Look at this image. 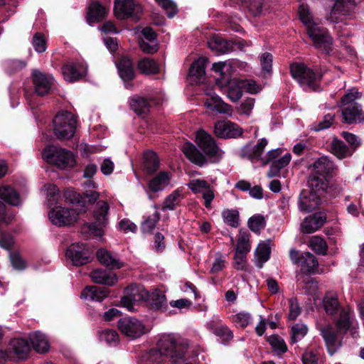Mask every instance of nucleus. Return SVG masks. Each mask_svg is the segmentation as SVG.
Masks as SVG:
<instances>
[{
    "label": "nucleus",
    "instance_id": "de8ad7c7",
    "mask_svg": "<svg viewBox=\"0 0 364 364\" xmlns=\"http://www.w3.org/2000/svg\"><path fill=\"white\" fill-rule=\"evenodd\" d=\"M309 247L316 254L326 255L328 252V245L321 236L314 235L309 240Z\"/></svg>",
    "mask_w": 364,
    "mask_h": 364
},
{
    "label": "nucleus",
    "instance_id": "c03bdc74",
    "mask_svg": "<svg viewBox=\"0 0 364 364\" xmlns=\"http://www.w3.org/2000/svg\"><path fill=\"white\" fill-rule=\"evenodd\" d=\"M308 185L311 188V192L316 193L320 191H324L327 188V183L325 176H322L312 171L309 175Z\"/></svg>",
    "mask_w": 364,
    "mask_h": 364
},
{
    "label": "nucleus",
    "instance_id": "c756f323",
    "mask_svg": "<svg viewBox=\"0 0 364 364\" xmlns=\"http://www.w3.org/2000/svg\"><path fill=\"white\" fill-rule=\"evenodd\" d=\"M109 290L106 287H99L95 286L87 287L82 292V296L85 299H89L92 301H102L107 297Z\"/></svg>",
    "mask_w": 364,
    "mask_h": 364
},
{
    "label": "nucleus",
    "instance_id": "ea45409f",
    "mask_svg": "<svg viewBox=\"0 0 364 364\" xmlns=\"http://www.w3.org/2000/svg\"><path fill=\"white\" fill-rule=\"evenodd\" d=\"M99 340L110 347H116L119 343V335L114 329L106 328L98 331Z\"/></svg>",
    "mask_w": 364,
    "mask_h": 364
},
{
    "label": "nucleus",
    "instance_id": "9b49d317",
    "mask_svg": "<svg viewBox=\"0 0 364 364\" xmlns=\"http://www.w3.org/2000/svg\"><path fill=\"white\" fill-rule=\"evenodd\" d=\"M327 350L331 355L335 354L343 345V334L336 330L332 325H326L319 328Z\"/></svg>",
    "mask_w": 364,
    "mask_h": 364
},
{
    "label": "nucleus",
    "instance_id": "09e8293b",
    "mask_svg": "<svg viewBox=\"0 0 364 364\" xmlns=\"http://www.w3.org/2000/svg\"><path fill=\"white\" fill-rule=\"evenodd\" d=\"M208 46L212 50L220 53H226L230 48V43L218 36H214L209 40Z\"/></svg>",
    "mask_w": 364,
    "mask_h": 364
},
{
    "label": "nucleus",
    "instance_id": "473e14b6",
    "mask_svg": "<svg viewBox=\"0 0 364 364\" xmlns=\"http://www.w3.org/2000/svg\"><path fill=\"white\" fill-rule=\"evenodd\" d=\"M170 175L166 171H161L151 179L148 186L151 191L158 192L163 190L169 183Z\"/></svg>",
    "mask_w": 364,
    "mask_h": 364
},
{
    "label": "nucleus",
    "instance_id": "3c124183",
    "mask_svg": "<svg viewBox=\"0 0 364 364\" xmlns=\"http://www.w3.org/2000/svg\"><path fill=\"white\" fill-rule=\"evenodd\" d=\"M334 122L335 115L327 114L320 121L313 123L310 127V129L316 132L323 131L330 128Z\"/></svg>",
    "mask_w": 364,
    "mask_h": 364
},
{
    "label": "nucleus",
    "instance_id": "4d7b16f0",
    "mask_svg": "<svg viewBox=\"0 0 364 364\" xmlns=\"http://www.w3.org/2000/svg\"><path fill=\"white\" fill-rule=\"evenodd\" d=\"M232 322L236 327L245 328L252 321L250 313L241 311L232 316Z\"/></svg>",
    "mask_w": 364,
    "mask_h": 364
},
{
    "label": "nucleus",
    "instance_id": "2f4dec72",
    "mask_svg": "<svg viewBox=\"0 0 364 364\" xmlns=\"http://www.w3.org/2000/svg\"><path fill=\"white\" fill-rule=\"evenodd\" d=\"M323 307L328 315H333L337 313L340 304L336 292L328 291L326 293L323 299Z\"/></svg>",
    "mask_w": 364,
    "mask_h": 364
},
{
    "label": "nucleus",
    "instance_id": "ddd939ff",
    "mask_svg": "<svg viewBox=\"0 0 364 364\" xmlns=\"http://www.w3.org/2000/svg\"><path fill=\"white\" fill-rule=\"evenodd\" d=\"M66 257L71 260L75 266H81L89 263L90 252L82 243H73L66 251Z\"/></svg>",
    "mask_w": 364,
    "mask_h": 364
},
{
    "label": "nucleus",
    "instance_id": "c85d7f7f",
    "mask_svg": "<svg viewBox=\"0 0 364 364\" xmlns=\"http://www.w3.org/2000/svg\"><path fill=\"white\" fill-rule=\"evenodd\" d=\"M10 349L14 353V358L16 357L19 359H25L27 358L31 348L26 340L14 338L10 343Z\"/></svg>",
    "mask_w": 364,
    "mask_h": 364
},
{
    "label": "nucleus",
    "instance_id": "39448f33",
    "mask_svg": "<svg viewBox=\"0 0 364 364\" xmlns=\"http://www.w3.org/2000/svg\"><path fill=\"white\" fill-rule=\"evenodd\" d=\"M42 157L48 164L60 169L74 166L75 156L72 151L53 145L46 146L42 151Z\"/></svg>",
    "mask_w": 364,
    "mask_h": 364
},
{
    "label": "nucleus",
    "instance_id": "2eb2a0df",
    "mask_svg": "<svg viewBox=\"0 0 364 364\" xmlns=\"http://www.w3.org/2000/svg\"><path fill=\"white\" fill-rule=\"evenodd\" d=\"M335 3L327 18L331 23H337L346 20L350 15L351 8L354 5L353 0H334Z\"/></svg>",
    "mask_w": 364,
    "mask_h": 364
},
{
    "label": "nucleus",
    "instance_id": "bb28decb",
    "mask_svg": "<svg viewBox=\"0 0 364 364\" xmlns=\"http://www.w3.org/2000/svg\"><path fill=\"white\" fill-rule=\"evenodd\" d=\"M93 282L107 286H113L117 282V274L102 269H97L90 274Z\"/></svg>",
    "mask_w": 364,
    "mask_h": 364
},
{
    "label": "nucleus",
    "instance_id": "b1692460",
    "mask_svg": "<svg viewBox=\"0 0 364 364\" xmlns=\"http://www.w3.org/2000/svg\"><path fill=\"white\" fill-rule=\"evenodd\" d=\"M319 203V198L316 193L303 191L299 198L298 205L301 211L310 213L314 210Z\"/></svg>",
    "mask_w": 364,
    "mask_h": 364
},
{
    "label": "nucleus",
    "instance_id": "a878e982",
    "mask_svg": "<svg viewBox=\"0 0 364 364\" xmlns=\"http://www.w3.org/2000/svg\"><path fill=\"white\" fill-rule=\"evenodd\" d=\"M119 77L124 81H129L134 78L135 71L132 61L126 56L121 57L115 62Z\"/></svg>",
    "mask_w": 364,
    "mask_h": 364
},
{
    "label": "nucleus",
    "instance_id": "c9c22d12",
    "mask_svg": "<svg viewBox=\"0 0 364 364\" xmlns=\"http://www.w3.org/2000/svg\"><path fill=\"white\" fill-rule=\"evenodd\" d=\"M137 68L141 73L146 75H155L160 71L159 64L154 59L149 58L141 59L138 62Z\"/></svg>",
    "mask_w": 364,
    "mask_h": 364
},
{
    "label": "nucleus",
    "instance_id": "e2e57ef3",
    "mask_svg": "<svg viewBox=\"0 0 364 364\" xmlns=\"http://www.w3.org/2000/svg\"><path fill=\"white\" fill-rule=\"evenodd\" d=\"M272 60V55L269 53H264L260 56V64L264 75L271 73Z\"/></svg>",
    "mask_w": 364,
    "mask_h": 364
},
{
    "label": "nucleus",
    "instance_id": "f704fd0d",
    "mask_svg": "<svg viewBox=\"0 0 364 364\" xmlns=\"http://www.w3.org/2000/svg\"><path fill=\"white\" fill-rule=\"evenodd\" d=\"M271 248L269 244L265 242H260L255 250V264L261 269L264 264L269 259Z\"/></svg>",
    "mask_w": 364,
    "mask_h": 364
},
{
    "label": "nucleus",
    "instance_id": "72a5a7b5",
    "mask_svg": "<svg viewBox=\"0 0 364 364\" xmlns=\"http://www.w3.org/2000/svg\"><path fill=\"white\" fill-rule=\"evenodd\" d=\"M29 339L34 350L38 353H46L48 350V341L44 334L33 332L29 335Z\"/></svg>",
    "mask_w": 364,
    "mask_h": 364
},
{
    "label": "nucleus",
    "instance_id": "864d4df0",
    "mask_svg": "<svg viewBox=\"0 0 364 364\" xmlns=\"http://www.w3.org/2000/svg\"><path fill=\"white\" fill-rule=\"evenodd\" d=\"M222 217L224 223L232 228H237L240 225V213L237 210H224L222 213Z\"/></svg>",
    "mask_w": 364,
    "mask_h": 364
},
{
    "label": "nucleus",
    "instance_id": "8fccbe9b",
    "mask_svg": "<svg viewBox=\"0 0 364 364\" xmlns=\"http://www.w3.org/2000/svg\"><path fill=\"white\" fill-rule=\"evenodd\" d=\"M299 15L300 20L306 26V32L309 31V28H312L318 24L314 19L311 14L309 11V9L306 5H300L299 9Z\"/></svg>",
    "mask_w": 364,
    "mask_h": 364
},
{
    "label": "nucleus",
    "instance_id": "4be33fe9",
    "mask_svg": "<svg viewBox=\"0 0 364 364\" xmlns=\"http://www.w3.org/2000/svg\"><path fill=\"white\" fill-rule=\"evenodd\" d=\"M210 97L208 98L204 102L205 107L213 112L223 114L231 116L233 112L232 107L224 102L220 97L217 95H211L207 92Z\"/></svg>",
    "mask_w": 364,
    "mask_h": 364
},
{
    "label": "nucleus",
    "instance_id": "aec40b11",
    "mask_svg": "<svg viewBox=\"0 0 364 364\" xmlns=\"http://www.w3.org/2000/svg\"><path fill=\"white\" fill-rule=\"evenodd\" d=\"M32 76L33 84L37 90H43V91L58 90V84L51 75L34 70Z\"/></svg>",
    "mask_w": 364,
    "mask_h": 364
},
{
    "label": "nucleus",
    "instance_id": "393cba45",
    "mask_svg": "<svg viewBox=\"0 0 364 364\" xmlns=\"http://www.w3.org/2000/svg\"><path fill=\"white\" fill-rule=\"evenodd\" d=\"M310 167L314 172L322 176L333 174L337 170L333 161L328 156L318 158Z\"/></svg>",
    "mask_w": 364,
    "mask_h": 364
},
{
    "label": "nucleus",
    "instance_id": "6e6552de",
    "mask_svg": "<svg viewBox=\"0 0 364 364\" xmlns=\"http://www.w3.org/2000/svg\"><path fill=\"white\" fill-rule=\"evenodd\" d=\"M290 70L293 78L304 87L315 89L322 77L321 73H315L304 63H294Z\"/></svg>",
    "mask_w": 364,
    "mask_h": 364
},
{
    "label": "nucleus",
    "instance_id": "37998d69",
    "mask_svg": "<svg viewBox=\"0 0 364 364\" xmlns=\"http://www.w3.org/2000/svg\"><path fill=\"white\" fill-rule=\"evenodd\" d=\"M291 159V154L289 153H287L280 159L273 161L267 173V176L273 178L278 176L280 171L290 163Z\"/></svg>",
    "mask_w": 364,
    "mask_h": 364
},
{
    "label": "nucleus",
    "instance_id": "0e129e2a",
    "mask_svg": "<svg viewBox=\"0 0 364 364\" xmlns=\"http://www.w3.org/2000/svg\"><path fill=\"white\" fill-rule=\"evenodd\" d=\"M153 306L159 310H165L167 307L166 296L163 294L155 293L151 296Z\"/></svg>",
    "mask_w": 364,
    "mask_h": 364
},
{
    "label": "nucleus",
    "instance_id": "f257e3e1",
    "mask_svg": "<svg viewBox=\"0 0 364 364\" xmlns=\"http://www.w3.org/2000/svg\"><path fill=\"white\" fill-rule=\"evenodd\" d=\"M208 60L200 57L194 60L188 71L186 80L188 84L198 85L205 84L210 90L228 87L229 91H257L261 90L255 80L251 79L231 78L232 65L230 63L218 62L212 65V70L218 75L211 78L205 75V67Z\"/></svg>",
    "mask_w": 364,
    "mask_h": 364
},
{
    "label": "nucleus",
    "instance_id": "4468645a",
    "mask_svg": "<svg viewBox=\"0 0 364 364\" xmlns=\"http://www.w3.org/2000/svg\"><path fill=\"white\" fill-rule=\"evenodd\" d=\"M114 11L118 18L124 19L128 17H138L141 12V7L135 4L134 0H117Z\"/></svg>",
    "mask_w": 364,
    "mask_h": 364
},
{
    "label": "nucleus",
    "instance_id": "a211bd4d",
    "mask_svg": "<svg viewBox=\"0 0 364 364\" xmlns=\"http://www.w3.org/2000/svg\"><path fill=\"white\" fill-rule=\"evenodd\" d=\"M326 219V214L323 212H316L306 217L301 225V232L310 234L317 231L325 224Z\"/></svg>",
    "mask_w": 364,
    "mask_h": 364
},
{
    "label": "nucleus",
    "instance_id": "7c9ffc66",
    "mask_svg": "<svg viewBox=\"0 0 364 364\" xmlns=\"http://www.w3.org/2000/svg\"><path fill=\"white\" fill-rule=\"evenodd\" d=\"M353 323V318L349 311L343 309L340 311L339 317L336 321V330L346 334L347 331L352 327Z\"/></svg>",
    "mask_w": 364,
    "mask_h": 364
},
{
    "label": "nucleus",
    "instance_id": "5701e85b",
    "mask_svg": "<svg viewBox=\"0 0 364 364\" xmlns=\"http://www.w3.org/2000/svg\"><path fill=\"white\" fill-rule=\"evenodd\" d=\"M208 326L224 343L229 342L233 338V332L228 326L221 323V320L218 316H214L213 319L208 323Z\"/></svg>",
    "mask_w": 364,
    "mask_h": 364
},
{
    "label": "nucleus",
    "instance_id": "680f3d73",
    "mask_svg": "<svg viewBox=\"0 0 364 364\" xmlns=\"http://www.w3.org/2000/svg\"><path fill=\"white\" fill-rule=\"evenodd\" d=\"M31 44L37 53H43L47 48L46 40L41 33H36L31 40Z\"/></svg>",
    "mask_w": 364,
    "mask_h": 364
},
{
    "label": "nucleus",
    "instance_id": "cd10ccee",
    "mask_svg": "<svg viewBox=\"0 0 364 364\" xmlns=\"http://www.w3.org/2000/svg\"><path fill=\"white\" fill-rule=\"evenodd\" d=\"M158 104L159 102L154 100H147L139 95L133 97L129 102L132 109L138 115L148 112L152 105Z\"/></svg>",
    "mask_w": 364,
    "mask_h": 364
},
{
    "label": "nucleus",
    "instance_id": "052dcab7",
    "mask_svg": "<svg viewBox=\"0 0 364 364\" xmlns=\"http://www.w3.org/2000/svg\"><path fill=\"white\" fill-rule=\"evenodd\" d=\"M187 186L193 193H200L209 188L211 186L208 181L203 179H193L189 181Z\"/></svg>",
    "mask_w": 364,
    "mask_h": 364
},
{
    "label": "nucleus",
    "instance_id": "1a4fd4ad",
    "mask_svg": "<svg viewBox=\"0 0 364 364\" xmlns=\"http://www.w3.org/2000/svg\"><path fill=\"white\" fill-rule=\"evenodd\" d=\"M109 205L107 202L100 200L97 202L93 210V222L89 223L90 231L97 237H102L109 223Z\"/></svg>",
    "mask_w": 364,
    "mask_h": 364
},
{
    "label": "nucleus",
    "instance_id": "79ce46f5",
    "mask_svg": "<svg viewBox=\"0 0 364 364\" xmlns=\"http://www.w3.org/2000/svg\"><path fill=\"white\" fill-rule=\"evenodd\" d=\"M299 264L306 272L312 274L317 269L318 262L313 254L309 252H305L301 254V260Z\"/></svg>",
    "mask_w": 364,
    "mask_h": 364
},
{
    "label": "nucleus",
    "instance_id": "58836bf2",
    "mask_svg": "<svg viewBox=\"0 0 364 364\" xmlns=\"http://www.w3.org/2000/svg\"><path fill=\"white\" fill-rule=\"evenodd\" d=\"M250 237L247 231L242 229L239 230L235 253L247 255L251 250Z\"/></svg>",
    "mask_w": 364,
    "mask_h": 364
},
{
    "label": "nucleus",
    "instance_id": "20e7f679",
    "mask_svg": "<svg viewBox=\"0 0 364 364\" xmlns=\"http://www.w3.org/2000/svg\"><path fill=\"white\" fill-rule=\"evenodd\" d=\"M158 348L164 355L170 357L173 363H176L177 359L183 357L188 349V343L178 335L165 334L160 338Z\"/></svg>",
    "mask_w": 364,
    "mask_h": 364
},
{
    "label": "nucleus",
    "instance_id": "7ed1b4c3",
    "mask_svg": "<svg viewBox=\"0 0 364 364\" xmlns=\"http://www.w3.org/2000/svg\"><path fill=\"white\" fill-rule=\"evenodd\" d=\"M66 201L72 204L71 208L55 207L48 213L50 222L58 227L69 226L74 224L79 215L86 212L85 203L80 194L72 191L65 193Z\"/></svg>",
    "mask_w": 364,
    "mask_h": 364
},
{
    "label": "nucleus",
    "instance_id": "412c9836",
    "mask_svg": "<svg viewBox=\"0 0 364 364\" xmlns=\"http://www.w3.org/2000/svg\"><path fill=\"white\" fill-rule=\"evenodd\" d=\"M96 256L100 263L109 269H119L124 266L117 255L108 251L106 249H99Z\"/></svg>",
    "mask_w": 364,
    "mask_h": 364
},
{
    "label": "nucleus",
    "instance_id": "69168bd1",
    "mask_svg": "<svg viewBox=\"0 0 364 364\" xmlns=\"http://www.w3.org/2000/svg\"><path fill=\"white\" fill-rule=\"evenodd\" d=\"M47 192V199L50 205L56 203L59 194V190L54 184L47 183L44 186Z\"/></svg>",
    "mask_w": 364,
    "mask_h": 364
},
{
    "label": "nucleus",
    "instance_id": "dca6fc26",
    "mask_svg": "<svg viewBox=\"0 0 364 364\" xmlns=\"http://www.w3.org/2000/svg\"><path fill=\"white\" fill-rule=\"evenodd\" d=\"M214 133L219 138L230 139L240 136L243 132L237 124L224 120L215 123Z\"/></svg>",
    "mask_w": 364,
    "mask_h": 364
},
{
    "label": "nucleus",
    "instance_id": "a19ab883",
    "mask_svg": "<svg viewBox=\"0 0 364 364\" xmlns=\"http://www.w3.org/2000/svg\"><path fill=\"white\" fill-rule=\"evenodd\" d=\"M0 198L11 205H18L20 203L19 194L8 185L0 187Z\"/></svg>",
    "mask_w": 364,
    "mask_h": 364
},
{
    "label": "nucleus",
    "instance_id": "e433bc0d",
    "mask_svg": "<svg viewBox=\"0 0 364 364\" xmlns=\"http://www.w3.org/2000/svg\"><path fill=\"white\" fill-rule=\"evenodd\" d=\"M331 151L338 159H344L350 156L353 151L342 140L333 138L331 143Z\"/></svg>",
    "mask_w": 364,
    "mask_h": 364
},
{
    "label": "nucleus",
    "instance_id": "49530a36",
    "mask_svg": "<svg viewBox=\"0 0 364 364\" xmlns=\"http://www.w3.org/2000/svg\"><path fill=\"white\" fill-rule=\"evenodd\" d=\"M144 167L149 174H152L156 171L159 167V159L155 152L148 151L144 153Z\"/></svg>",
    "mask_w": 364,
    "mask_h": 364
},
{
    "label": "nucleus",
    "instance_id": "4c0bfd02",
    "mask_svg": "<svg viewBox=\"0 0 364 364\" xmlns=\"http://www.w3.org/2000/svg\"><path fill=\"white\" fill-rule=\"evenodd\" d=\"M107 14L106 9L98 2H92L89 6L87 21L90 24L102 20Z\"/></svg>",
    "mask_w": 364,
    "mask_h": 364
},
{
    "label": "nucleus",
    "instance_id": "bf43d9fd",
    "mask_svg": "<svg viewBox=\"0 0 364 364\" xmlns=\"http://www.w3.org/2000/svg\"><path fill=\"white\" fill-rule=\"evenodd\" d=\"M308 328L306 325L296 323L291 327V341L292 343H296L301 341L307 333Z\"/></svg>",
    "mask_w": 364,
    "mask_h": 364
},
{
    "label": "nucleus",
    "instance_id": "5fc2aeb1",
    "mask_svg": "<svg viewBox=\"0 0 364 364\" xmlns=\"http://www.w3.org/2000/svg\"><path fill=\"white\" fill-rule=\"evenodd\" d=\"M160 217L161 215L158 211H155L152 215L147 216L141 224V230L144 233L151 232L156 228Z\"/></svg>",
    "mask_w": 364,
    "mask_h": 364
},
{
    "label": "nucleus",
    "instance_id": "6ab92c4d",
    "mask_svg": "<svg viewBox=\"0 0 364 364\" xmlns=\"http://www.w3.org/2000/svg\"><path fill=\"white\" fill-rule=\"evenodd\" d=\"M267 144L268 141L265 138L261 139L255 145L247 144L240 151V156L241 158L248 159L251 161H261V158L263 157L262 154Z\"/></svg>",
    "mask_w": 364,
    "mask_h": 364
},
{
    "label": "nucleus",
    "instance_id": "774afa93",
    "mask_svg": "<svg viewBox=\"0 0 364 364\" xmlns=\"http://www.w3.org/2000/svg\"><path fill=\"white\" fill-rule=\"evenodd\" d=\"M232 266L239 271L246 270L247 266V255L235 253Z\"/></svg>",
    "mask_w": 364,
    "mask_h": 364
},
{
    "label": "nucleus",
    "instance_id": "f03ea898",
    "mask_svg": "<svg viewBox=\"0 0 364 364\" xmlns=\"http://www.w3.org/2000/svg\"><path fill=\"white\" fill-rule=\"evenodd\" d=\"M196 143L203 153L191 143L185 144L183 148L185 156L191 163L203 167L208 164V159L212 163H218L223 159L224 151L218 146L215 139L205 132H197Z\"/></svg>",
    "mask_w": 364,
    "mask_h": 364
},
{
    "label": "nucleus",
    "instance_id": "a18cd8bd",
    "mask_svg": "<svg viewBox=\"0 0 364 364\" xmlns=\"http://www.w3.org/2000/svg\"><path fill=\"white\" fill-rule=\"evenodd\" d=\"M124 294L129 295L134 301L137 302L146 299L149 292L142 287L136 284H131L124 290Z\"/></svg>",
    "mask_w": 364,
    "mask_h": 364
},
{
    "label": "nucleus",
    "instance_id": "603ef678",
    "mask_svg": "<svg viewBox=\"0 0 364 364\" xmlns=\"http://www.w3.org/2000/svg\"><path fill=\"white\" fill-rule=\"evenodd\" d=\"M267 341L272 346V350L277 354H283L287 351V346L284 340L278 335H272L267 337Z\"/></svg>",
    "mask_w": 364,
    "mask_h": 364
},
{
    "label": "nucleus",
    "instance_id": "f8f14e48",
    "mask_svg": "<svg viewBox=\"0 0 364 364\" xmlns=\"http://www.w3.org/2000/svg\"><path fill=\"white\" fill-rule=\"evenodd\" d=\"M118 328L124 335L132 339L139 338L145 333L144 325L132 317L120 318L118 321Z\"/></svg>",
    "mask_w": 364,
    "mask_h": 364
},
{
    "label": "nucleus",
    "instance_id": "0eeeda50",
    "mask_svg": "<svg viewBox=\"0 0 364 364\" xmlns=\"http://www.w3.org/2000/svg\"><path fill=\"white\" fill-rule=\"evenodd\" d=\"M77 121L70 112H59L53 119V131L60 140L71 139L75 132Z\"/></svg>",
    "mask_w": 364,
    "mask_h": 364
},
{
    "label": "nucleus",
    "instance_id": "f3484780",
    "mask_svg": "<svg viewBox=\"0 0 364 364\" xmlns=\"http://www.w3.org/2000/svg\"><path fill=\"white\" fill-rule=\"evenodd\" d=\"M62 73L65 81L76 82L87 74V66L82 63H70L62 67Z\"/></svg>",
    "mask_w": 364,
    "mask_h": 364
},
{
    "label": "nucleus",
    "instance_id": "423d86ee",
    "mask_svg": "<svg viewBox=\"0 0 364 364\" xmlns=\"http://www.w3.org/2000/svg\"><path fill=\"white\" fill-rule=\"evenodd\" d=\"M358 92H346L341 98L343 122L357 124L364 122V112L360 105L355 102Z\"/></svg>",
    "mask_w": 364,
    "mask_h": 364
},
{
    "label": "nucleus",
    "instance_id": "338daca9",
    "mask_svg": "<svg viewBox=\"0 0 364 364\" xmlns=\"http://www.w3.org/2000/svg\"><path fill=\"white\" fill-rule=\"evenodd\" d=\"M289 319L294 321L301 314V308L296 298L289 299Z\"/></svg>",
    "mask_w": 364,
    "mask_h": 364
},
{
    "label": "nucleus",
    "instance_id": "9d476101",
    "mask_svg": "<svg viewBox=\"0 0 364 364\" xmlns=\"http://www.w3.org/2000/svg\"><path fill=\"white\" fill-rule=\"evenodd\" d=\"M306 33L316 49L326 55H330L333 51V38L325 28L318 24L309 28Z\"/></svg>",
    "mask_w": 364,
    "mask_h": 364
},
{
    "label": "nucleus",
    "instance_id": "6e6d98bb",
    "mask_svg": "<svg viewBox=\"0 0 364 364\" xmlns=\"http://www.w3.org/2000/svg\"><path fill=\"white\" fill-rule=\"evenodd\" d=\"M248 228L256 234H259L266 226V220L262 215L257 214L250 217L247 222Z\"/></svg>",
    "mask_w": 364,
    "mask_h": 364
},
{
    "label": "nucleus",
    "instance_id": "13d9d810",
    "mask_svg": "<svg viewBox=\"0 0 364 364\" xmlns=\"http://www.w3.org/2000/svg\"><path fill=\"white\" fill-rule=\"evenodd\" d=\"M181 194L178 191H175L168 196L164 201L161 209L163 210H173L179 204Z\"/></svg>",
    "mask_w": 364,
    "mask_h": 364
}]
</instances>
